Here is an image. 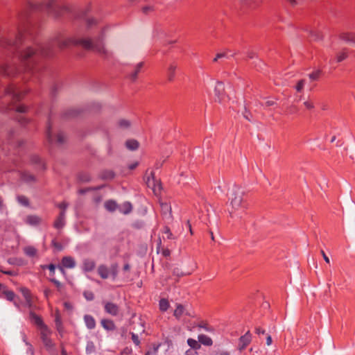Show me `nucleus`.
<instances>
[{
    "label": "nucleus",
    "mask_w": 355,
    "mask_h": 355,
    "mask_svg": "<svg viewBox=\"0 0 355 355\" xmlns=\"http://www.w3.org/2000/svg\"><path fill=\"white\" fill-rule=\"evenodd\" d=\"M69 11V8L63 4L62 0L28 3L18 14L13 27L0 33V51L9 56L15 55L20 64L17 65L14 61L4 63L0 67V73L9 78L21 76L24 80L31 77L37 78L43 69L40 63L42 58L53 57L58 50L71 46H81L86 50L97 53L104 59L112 58L113 52L106 48L104 42L105 28L94 40L67 37L62 33L55 34L45 44L35 40L33 28L28 21L30 12H43L58 18Z\"/></svg>",
    "instance_id": "obj_1"
},
{
    "label": "nucleus",
    "mask_w": 355,
    "mask_h": 355,
    "mask_svg": "<svg viewBox=\"0 0 355 355\" xmlns=\"http://www.w3.org/2000/svg\"><path fill=\"white\" fill-rule=\"evenodd\" d=\"M245 191L239 187L234 186L231 193V205L235 210L239 209H246L248 203L243 196Z\"/></svg>",
    "instance_id": "obj_2"
},
{
    "label": "nucleus",
    "mask_w": 355,
    "mask_h": 355,
    "mask_svg": "<svg viewBox=\"0 0 355 355\" xmlns=\"http://www.w3.org/2000/svg\"><path fill=\"white\" fill-rule=\"evenodd\" d=\"M26 92L19 89L15 85H9L5 89V96L12 101H19L25 95Z\"/></svg>",
    "instance_id": "obj_3"
},
{
    "label": "nucleus",
    "mask_w": 355,
    "mask_h": 355,
    "mask_svg": "<svg viewBox=\"0 0 355 355\" xmlns=\"http://www.w3.org/2000/svg\"><path fill=\"white\" fill-rule=\"evenodd\" d=\"M46 137L49 144H52L54 142L61 145L63 144L65 141V137L64 135L62 132H59L56 135L55 139L53 138L52 132H51V124L50 122V120H49L48 124H47V128L46 131Z\"/></svg>",
    "instance_id": "obj_4"
},
{
    "label": "nucleus",
    "mask_w": 355,
    "mask_h": 355,
    "mask_svg": "<svg viewBox=\"0 0 355 355\" xmlns=\"http://www.w3.org/2000/svg\"><path fill=\"white\" fill-rule=\"evenodd\" d=\"M51 334V331L47 326H44V329H40V338L41 340L44 345V346L47 349H51L53 347L54 344L53 340L50 338Z\"/></svg>",
    "instance_id": "obj_5"
},
{
    "label": "nucleus",
    "mask_w": 355,
    "mask_h": 355,
    "mask_svg": "<svg viewBox=\"0 0 355 355\" xmlns=\"http://www.w3.org/2000/svg\"><path fill=\"white\" fill-rule=\"evenodd\" d=\"M178 69V64L176 61L171 62L166 67V77L168 82H173L175 78L176 71Z\"/></svg>",
    "instance_id": "obj_6"
},
{
    "label": "nucleus",
    "mask_w": 355,
    "mask_h": 355,
    "mask_svg": "<svg viewBox=\"0 0 355 355\" xmlns=\"http://www.w3.org/2000/svg\"><path fill=\"white\" fill-rule=\"evenodd\" d=\"M215 101L220 103L225 96V87L221 81H217L214 88Z\"/></svg>",
    "instance_id": "obj_7"
},
{
    "label": "nucleus",
    "mask_w": 355,
    "mask_h": 355,
    "mask_svg": "<svg viewBox=\"0 0 355 355\" xmlns=\"http://www.w3.org/2000/svg\"><path fill=\"white\" fill-rule=\"evenodd\" d=\"M76 266L75 259L70 256L64 257L62 259V266H58L62 273L64 274L65 271L63 268H73Z\"/></svg>",
    "instance_id": "obj_8"
},
{
    "label": "nucleus",
    "mask_w": 355,
    "mask_h": 355,
    "mask_svg": "<svg viewBox=\"0 0 355 355\" xmlns=\"http://www.w3.org/2000/svg\"><path fill=\"white\" fill-rule=\"evenodd\" d=\"M103 305L104 310L107 313L112 316H116L119 314V307L116 304L111 302H104Z\"/></svg>",
    "instance_id": "obj_9"
},
{
    "label": "nucleus",
    "mask_w": 355,
    "mask_h": 355,
    "mask_svg": "<svg viewBox=\"0 0 355 355\" xmlns=\"http://www.w3.org/2000/svg\"><path fill=\"white\" fill-rule=\"evenodd\" d=\"M251 339L252 336L249 331L247 333H245V335L241 336V338H239V349L240 351H242L244 349H245V347L251 342Z\"/></svg>",
    "instance_id": "obj_10"
},
{
    "label": "nucleus",
    "mask_w": 355,
    "mask_h": 355,
    "mask_svg": "<svg viewBox=\"0 0 355 355\" xmlns=\"http://www.w3.org/2000/svg\"><path fill=\"white\" fill-rule=\"evenodd\" d=\"M31 163L35 166V168L38 170H44L45 164L38 155H33L31 157Z\"/></svg>",
    "instance_id": "obj_11"
},
{
    "label": "nucleus",
    "mask_w": 355,
    "mask_h": 355,
    "mask_svg": "<svg viewBox=\"0 0 355 355\" xmlns=\"http://www.w3.org/2000/svg\"><path fill=\"white\" fill-rule=\"evenodd\" d=\"M65 225V213L60 211L53 223V227L56 229H62Z\"/></svg>",
    "instance_id": "obj_12"
},
{
    "label": "nucleus",
    "mask_w": 355,
    "mask_h": 355,
    "mask_svg": "<svg viewBox=\"0 0 355 355\" xmlns=\"http://www.w3.org/2000/svg\"><path fill=\"white\" fill-rule=\"evenodd\" d=\"M96 266V263L94 260L90 259H85L83 261L82 268L85 272H91L94 270Z\"/></svg>",
    "instance_id": "obj_13"
},
{
    "label": "nucleus",
    "mask_w": 355,
    "mask_h": 355,
    "mask_svg": "<svg viewBox=\"0 0 355 355\" xmlns=\"http://www.w3.org/2000/svg\"><path fill=\"white\" fill-rule=\"evenodd\" d=\"M97 272L98 275L103 279H107L110 276V269L107 266L104 264H101L98 266L97 268Z\"/></svg>",
    "instance_id": "obj_14"
},
{
    "label": "nucleus",
    "mask_w": 355,
    "mask_h": 355,
    "mask_svg": "<svg viewBox=\"0 0 355 355\" xmlns=\"http://www.w3.org/2000/svg\"><path fill=\"white\" fill-rule=\"evenodd\" d=\"M241 5L251 8H256L262 3V0H239Z\"/></svg>",
    "instance_id": "obj_15"
},
{
    "label": "nucleus",
    "mask_w": 355,
    "mask_h": 355,
    "mask_svg": "<svg viewBox=\"0 0 355 355\" xmlns=\"http://www.w3.org/2000/svg\"><path fill=\"white\" fill-rule=\"evenodd\" d=\"M30 319L37 325L38 326L40 329H44V326H46L42 319V318L37 314H35L34 312L31 311L30 312Z\"/></svg>",
    "instance_id": "obj_16"
},
{
    "label": "nucleus",
    "mask_w": 355,
    "mask_h": 355,
    "mask_svg": "<svg viewBox=\"0 0 355 355\" xmlns=\"http://www.w3.org/2000/svg\"><path fill=\"white\" fill-rule=\"evenodd\" d=\"M144 62H140L135 67L132 72L129 74L130 78L135 81L137 78L138 73L141 71V69L144 67Z\"/></svg>",
    "instance_id": "obj_17"
},
{
    "label": "nucleus",
    "mask_w": 355,
    "mask_h": 355,
    "mask_svg": "<svg viewBox=\"0 0 355 355\" xmlns=\"http://www.w3.org/2000/svg\"><path fill=\"white\" fill-rule=\"evenodd\" d=\"M84 322L89 329H94L96 327V320L91 315H85Z\"/></svg>",
    "instance_id": "obj_18"
},
{
    "label": "nucleus",
    "mask_w": 355,
    "mask_h": 355,
    "mask_svg": "<svg viewBox=\"0 0 355 355\" xmlns=\"http://www.w3.org/2000/svg\"><path fill=\"white\" fill-rule=\"evenodd\" d=\"M198 342L205 346H211L213 345L212 339L205 334H200L198 336Z\"/></svg>",
    "instance_id": "obj_19"
},
{
    "label": "nucleus",
    "mask_w": 355,
    "mask_h": 355,
    "mask_svg": "<svg viewBox=\"0 0 355 355\" xmlns=\"http://www.w3.org/2000/svg\"><path fill=\"white\" fill-rule=\"evenodd\" d=\"M340 38L347 42L355 44V33H343L340 35Z\"/></svg>",
    "instance_id": "obj_20"
},
{
    "label": "nucleus",
    "mask_w": 355,
    "mask_h": 355,
    "mask_svg": "<svg viewBox=\"0 0 355 355\" xmlns=\"http://www.w3.org/2000/svg\"><path fill=\"white\" fill-rule=\"evenodd\" d=\"M102 327L107 331H113L116 329L114 322L108 319H103L101 321Z\"/></svg>",
    "instance_id": "obj_21"
},
{
    "label": "nucleus",
    "mask_w": 355,
    "mask_h": 355,
    "mask_svg": "<svg viewBox=\"0 0 355 355\" xmlns=\"http://www.w3.org/2000/svg\"><path fill=\"white\" fill-rule=\"evenodd\" d=\"M118 209L123 214H128L132 210V206L130 202H125L121 205L119 206Z\"/></svg>",
    "instance_id": "obj_22"
},
{
    "label": "nucleus",
    "mask_w": 355,
    "mask_h": 355,
    "mask_svg": "<svg viewBox=\"0 0 355 355\" xmlns=\"http://www.w3.org/2000/svg\"><path fill=\"white\" fill-rule=\"evenodd\" d=\"M41 222V218L36 215H29L26 218V223L31 225H37Z\"/></svg>",
    "instance_id": "obj_23"
},
{
    "label": "nucleus",
    "mask_w": 355,
    "mask_h": 355,
    "mask_svg": "<svg viewBox=\"0 0 355 355\" xmlns=\"http://www.w3.org/2000/svg\"><path fill=\"white\" fill-rule=\"evenodd\" d=\"M185 307L184 306L178 304L176 305V309L174 311L173 315L176 319L180 320V318L184 314Z\"/></svg>",
    "instance_id": "obj_24"
},
{
    "label": "nucleus",
    "mask_w": 355,
    "mask_h": 355,
    "mask_svg": "<svg viewBox=\"0 0 355 355\" xmlns=\"http://www.w3.org/2000/svg\"><path fill=\"white\" fill-rule=\"evenodd\" d=\"M55 323L58 331L61 334L63 331V326L62 323L61 316L58 311H56L55 315Z\"/></svg>",
    "instance_id": "obj_25"
},
{
    "label": "nucleus",
    "mask_w": 355,
    "mask_h": 355,
    "mask_svg": "<svg viewBox=\"0 0 355 355\" xmlns=\"http://www.w3.org/2000/svg\"><path fill=\"white\" fill-rule=\"evenodd\" d=\"M21 178L26 182H33L35 181V175L27 171H24L21 173Z\"/></svg>",
    "instance_id": "obj_26"
},
{
    "label": "nucleus",
    "mask_w": 355,
    "mask_h": 355,
    "mask_svg": "<svg viewBox=\"0 0 355 355\" xmlns=\"http://www.w3.org/2000/svg\"><path fill=\"white\" fill-rule=\"evenodd\" d=\"M125 146L130 150H135L139 148V144L135 139H129L126 141Z\"/></svg>",
    "instance_id": "obj_27"
},
{
    "label": "nucleus",
    "mask_w": 355,
    "mask_h": 355,
    "mask_svg": "<svg viewBox=\"0 0 355 355\" xmlns=\"http://www.w3.org/2000/svg\"><path fill=\"white\" fill-rule=\"evenodd\" d=\"M105 207L109 211H114L118 209L119 206L114 200H107L105 202Z\"/></svg>",
    "instance_id": "obj_28"
},
{
    "label": "nucleus",
    "mask_w": 355,
    "mask_h": 355,
    "mask_svg": "<svg viewBox=\"0 0 355 355\" xmlns=\"http://www.w3.org/2000/svg\"><path fill=\"white\" fill-rule=\"evenodd\" d=\"M187 344L193 349H199L201 347L200 343L193 338H188Z\"/></svg>",
    "instance_id": "obj_29"
},
{
    "label": "nucleus",
    "mask_w": 355,
    "mask_h": 355,
    "mask_svg": "<svg viewBox=\"0 0 355 355\" xmlns=\"http://www.w3.org/2000/svg\"><path fill=\"white\" fill-rule=\"evenodd\" d=\"M2 294L5 296L6 300L10 302L14 301L16 297L15 293L12 291L3 290Z\"/></svg>",
    "instance_id": "obj_30"
},
{
    "label": "nucleus",
    "mask_w": 355,
    "mask_h": 355,
    "mask_svg": "<svg viewBox=\"0 0 355 355\" xmlns=\"http://www.w3.org/2000/svg\"><path fill=\"white\" fill-rule=\"evenodd\" d=\"M159 309L162 311H166L169 308V302L166 299L162 298L159 302Z\"/></svg>",
    "instance_id": "obj_31"
},
{
    "label": "nucleus",
    "mask_w": 355,
    "mask_h": 355,
    "mask_svg": "<svg viewBox=\"0 0 355 355\" xmlns=\"http://www.w3.org/2000/svg\"><path fill=\"white\" fill-rule=\"evenodd\" d=\"M118 126L121 129H127L130 127L131 123L127 119H120L117 123Z\"/></svg>",
    "instance_id": "obj_32"
},
{
    "label": "nucleus",
    "mask_w": 355,
    "mask_h": 355,
    "mask_svg": "<svg viewBox=\"0 0 355 355\" xmlns=\"http://www.w3.org/2000/svg\"><path fill=\"white\" fill-rule=\"evenodd\" d=\"M85 23H86L87 27L88 28H91L94 26H97L99 23V21L96 18L92 17V18H87L85 21Z\"/></svg>",
    "instance_id": "obj_33"
},
{
    "label": "nucleus",
    "mask_w": 355,
    "mask_h": 355,
    "mask_svg": "<svg viewBox=\"0 0 355 355\" xmlns=\"http://www.w3.org/2000/svg\"><path fill=\"white\" fill-rule=\"evenodd\" d=\"M162 211L164 215L171 217V207L168 203L161 204Z\"/></svg>",
    "instance_id": "obj_34"
},
{
    "label": "nucleus",
    "mask_w": 355,
    "mask_h": 355,
    "mask_svg": "<svg viewBox=\"0 0 355 355\" xmlns=\"http://www.w3.org/2000/svg\"><path fill=\"white\" fill-rule=\"evenodd\" d=\"M86 353L87 354H91L96 351V347L92 341H88L87 343L86 349H85Z\"/></svg>",
    "instance_id": "obj_35"
},
{
    "label": "nucleus",
    "mask_w": 355,
    "mask_h": 355,
    "mask_svg": "<svg viewBox=\"0 0 355 355\" xmlns=\"http://www.w3.org/2000/svg\"><path fill=\"white\" fill-rule=\"evenodd\" d=\"M24 253L28 257L36 255L37 250L33 246H28L24 248Z\"/></svg>",
    "instance_id": "obj_36"
},
{
    "label": "nucleus",
    "mask_w": 355,
    "mask_h": 355,
    "mask_svg": "<svg viewBox=\"0 0 355 355\" xmlns=\"http://www.w3.org/2000/svg\"><path fill=\"white\" fill-rule=\"evenodd\" d=\"M78 180L82 182H87L91 180V177L89 173L85 172L80 173L78 175Z\"/></svg>",
    "instance_id": "obj_37"
},
{
    "label": "nucleus",
    "mask_w": 355,
    "mask_h": 355,
    "mask_svg": "<svg viewBox=\"0 0 355 355\" xmlns=\"http://www.w3.org/2000/svg\"><path fill=\"white\" fill-rule=\"evenodd\" d=\"M20 291L22 293L25 300L29 302V299L32 298L29 289L26 287H22L20 288Z\"/></svg>",
    "instance_id": "obj_38"
},
{
    "label": "nucleus",
    "mask_w": 355,
    "mask_h": 355,
    "mask_svg": "<svg viewBox=\"0 0 355 355\" xmlns=\"http://www.w3.org/2000/svg\"><path fill=\"white\" fill-rule=\"evenodd\" d=\"M110 269V275H112L113 279H115L118 275V264L113 263L111 265Z\"/></svg>",
    "instance_id": "obj_39"
},
{
    "label": "nucleus",
    "mask_w": 355,
    "mask_h": 355,
    "mask_svg": "<svg viewBox=\"0 0 355 355\" xmlns=\"http://www.w3.org/2000/svg\"><path fill=\"white\" fill-rule=\"evenodd\" d=\"M114 178V173L112 171H104L101 173V178L103 179H112Z\"/></svg>",
    "instance_id": "obj_40"
},
{
    "label": "nucleus",
    "mask_w": 355,
    "mask_h": 355,
    "mask_svg": "<svg viewBox=\"0 0 355 355\" xmlns=\"http://www.w3.org/2000/svg\"><path fill=\"white\" fill-rule=\"evenodd\" d=\"M309 36L313 40H319L322 39V35L320 33L313 30H311L309 31Z\"/></svg>",
    "instance_id": "obj_41"
},
{
    "label": "nucleus",
    "mask_w": 355,
    "mask_h": 355,
    "mask_svg": "<svg viewBox=\"0 0 355 355\" xmlns=\"http://www.w3.org/2000/svg\"><path fill=\"white\" fill-rule=\"evenodd\" d=\"M197 327L199 328L204 329L205 331H209V332L214 331V328L209 326L205 322H203V321H202L199 324H198Z\"/></svg>",
    "instance_id": "obj_42"
},
{
    "label": "nucleus",
    "mask_w": 355,
    "mask_h": 355,
    "mask_svg": "<svg viewBox=\"0 0 355 355\" xmlns=\"http://www.w3.org/2000/svg\"><path fill=\"white\" fill-rule=\"evenodd\" d=\"M17 201L19 203L24 206H28L29 205V200L28 199L24 196H17Z\"/></svg>",
    "instance_id": "obj_43"
},
{
    "label": "nucleus",
    "mask_w": 355,
    "mask_h": 355,
    "mask_svg": "<svg viewBox=\"0 0 355 355\" xmlns=\"http://www.w3.org/2000/svg\"><path fill=\"white\" fill-rule=\"evenodd\" d=\"M320 75H321V71L316 70V71L312 72L311 73H310L309 75V77L311 80L314 81V80H318L320 78Z\"/></svg>",
    "instance_id": "obj_44"
},
{
    "label": "nucleus",
    "mask_w": 355,
    "mask_h": 355,
    "mask_svg": "<svg viewBox=\"0 0 355 355\" xmlns=\"http://www.w3.org/2000/svg\"><path fill=\"white\" fill-rule=\"evenodd\" d=\"M286 112L288 114H294L298 112V108L296 105H291L287 107Z\"/></svg>",
    "instance_id": "obj_45"
},
{
    "label": "nucleus",
    "mask_w": 355,
    "mask_h": 355,
    "mask_svg": "<svg viewBox=\"0 0 355 355\" xmlns=\"http://www.w3.org/2000/svg\"><path fill=\"white\" fill-rule=\"evenodd\" d=\"M83 295L87 301H92L94 299V295L93 292L90 291H85L83 292Z\"/></svg>",
    "instance_id": "obj_46"
},
{
    "label": "nucleus",
    "mask_w": 355,
    "mask_h": 355,
    "mask_svg": "<svg viewBox=\"0 0 355 355\" xmlns=\"http://www.w3.org/2000/svg\"><path fill=\"white\" fill-rule=\"evenodd\" d=\"M347 58V53L346 51H343L337 55V57H336L337 62H340L343 61L345 59H346Z\"/></svg>",
    "instance_id": "obj_47"
},
{
    "label": "nucleus",
    "mask_w": 355,
    "mask_h": 355,
    "mask_svg": "<svg viewBox=\"0 0 355 355\" xmlns=\"http://www.w3.org/2000/svg\"><path fill=\"white\" fill-rule=\"evenodd\" d=\"M305 83H306V81L304 79L299 80L295 86V89L298 92H300L303 89Z\"/></svg>",
    "instance_id": "obj_48"
},
{
    "label": "nucleus",
    "mask_w": 355,
    "mask_h": 355,
    "mask_svg": "<svg viewBox=\"0 0 355 355\" xmlns=\"http://www.w3.org/2000/svg\"><path fill=\"white\" fill-rule=\"evenodd\" d=\"M51 245L56 249L58 251H61L63 249L62 244L55 241V239H53L51 241Z\"/></svg>",
    "instance_id": "obj_49"
},
{
    "label": "nucleus",
    "mask_w": 355,
    "mask_h": 355,
    "mask_svg": "<svg viewBox=\"0 0 355 355\" xmlns=\"http://www.w3.org/2000/svg\"><path fill=\"white\" fill-rule=\"evenodd\" d=\"M43 269H49L51 272V275H53L54 273H55V266L53 263H51L49 265H44V266H41Z\"/></svg>",
    "instance_id": "obj_50"
},
{
    "label": "nucleus",
    "mask_w": 355,
    "mask_h": 355,
    "mask_svg": "<svg viewBox=\"0 0 355 355\" xmlns=\"http://www.w3.org/2000/svg\"><path fill=\"white\" fill-rule=\"evenodd\" d=\"M304 105L307 110H313L315 107L313 102L311 100H307L304 101Z\"/></svg>",
    "instance_id": "obj_51"
},
{
    "label": "nucleus",
    "mask_w": 355,
    "mask_h": 355,
    "mask_svg": "<svg viewBox=\"0 0 355 355\" xmlns=\"http://www.w3.org/2000/svg\"><path fill=\"white\" fill-rule=\"evenodd\" d=\"M78 114H79V112H78L77 110H75V109L69 110H68V111L66 112V115H67V116H69V117H73V116H77Z\"/></svg>",
    "instance_id": "obj_52"
},
{
    "label": "nucleus",
    "mask_w": 355,
    "mask_h": 355,
    "mask_svg": "<svg viewBox=\"0 0 355 355\" xmlns=\"http://www.w3.org/2000/svg\"><path fill=\"white\" fill-rule=\"evenodd\" d=\"M130 334L132 342L135 344V345L139 346L140 344V340L138 336L133 332L130 333Z\"/></svg>",
    "instance_id": "obj_53"
},
{
    "label": "nucleus",
    "mask_w": 355,
    "mask_h": 355,
    "mask_svg": "<svg viewBox=\"0 0 355 355\" xmlns=\"http://www.w3.org/2000/svg\"><path fill=\"white\" fill-rule=\"evenodd\" d=\"M68 206L69 204L64 201L57 205V207L61 209V211H64V213H65Z\"/></svg>",
    "instance_id": "obj_54"
},
{
    "label": "nucleus",
    "mask_w": 355,
    "mask_h": 355,
    "mask_svg": "<svg viewBox=\"0 0 355 355\" xmlns=\"http://www.w3.org/2000/svg\"><path fill=\"white\" fill-rule=\"evenodd\" d=\"M164 234H166V237L168 239H174V236L171 232L170 229L168 227L164 228Z\"/></svg>",
    "instance_id": "obj_55"
},
{
    "label": "nucleus",
    "mask_w": 355,
    "mask_h": 355,
    "mask_svg": "<svg viewBox=\"0 0 355 355\" xmlns=\"http://www.w3.org/2000/svg\"><path fill=\"white\" fill-rule=\"evenodd\" d=\"M27 107H26L25 105H19L17 107H16V111L17 112H19V113H24L27 111Z\"/></svg>",
    "instance_id": "obj_56"
},
{
    "label": "nucleus",
    "mask_w": 355,
    "mask_h": 355,
    "mask_svg": "<svg viewBox=\"0 0 355 355\" xmlns=\"http://www.w3.org/2000/svg\"><path fill=\"white\" fill-rule=\"evenodd\" d=\"M154 10V8L153 6H144L143 8H142V12L144 13V14H148L149 12H152Z\"/></svg>",
    "instance_id": "obj_57"
},
{
    "label": "nucleus",
    "mask_w": 355,
    "mask_h": 355,
    "mask_svg": "<svg viewBox=\"0 0 355 355\" xmlns=\"http://www.w3.org/2000/svg\"><path fill=\"white\" fill-rule=\"evenodd\" d=\"M17 119L18 121L22 125H24L28 123V119L23 116L20 115V116H17Z\"/></svg>",
    "instance_id": "obj_58"
},
{
    "label": "nucleus",
    "mask_w": 355,
    "mask_h": 355,
    "mask_svg": "<svg viewBox=\"0 0 355 355\" xmlns=\"http://www.w3.org/2000/svg\"><path fill=\"white\" fill-rule=\"evenodd\" d=\"M50 281L55 284V286L59 289L62 286V284L56 279L52 278Z\"/></svg>",
    "instance_id": "obj_59"
},
{
    "label": "nucleus",
    "mask_w": 355,
    "mask_h": 355,
    "mask_svg": "<svg viewBox=\"0 0 355 355\" xmlns=\"http://www.w3.org/2000/svg\"><path fill=\"white\" fill-rule=\"evenodd\" d=\"M94 188H92V187H88V188H85V189H80L78 190V193L79 194H85L86 193L87 191H91V190H94Z\"/></svg>",
    "instance_id": "obj_60"
},
{
    "label": "nucleus",
    "mask_w": 355,
    "mask_h": 355,
    "mask_svg": "<svg viewBox=\"0 0 355 355\" xmlns=\"http://www.w3.org/2000/svg\"><path fill=\"white\" fill-rule=\"evenodd\" d=\"M196 349H189L186 351V355H198V352L196 351Z\"/></svg>",
    "instance_id": "obj_61"
},
{
    "label": "nucleus",
    "mask_w": 355,
    "mask_h": 355,
    "mask_svg": "<svg viewBox=\"0 0 355 355\" xmlns=\"http://www.w3.org/2000/svg\"><path fill=\"white\" fill-rule=\"evenodd\" d=\"M1 271L4 273V274H6V275H10V276H15L16 275V272L13 270H1Z\"/></svg>",
    "instance_id": "obj_62"
},
{
    "label": "nucleus",
    "mask_w": 355,
    "mask_h": 355,
    "mask_svg": "<svg viewBox=\"0 0 355 355\" xmlns=\"http://www.w3.org/2000/svg\"><path fill=\"white\" fill-rule=\"evenodd\" d=\"M320 253L322 255V257H323L324 260L325 261V262H327V263H329L330 260H329V257L326 255L324 250H321Z\"/></svg>",
    "instance_id": "obj_63"
},
{
    "label": "nucleus",
    "mask_w": 355,
    "mask_h": 355,
    "mask_svg": "<svg viewBox=\"0 0 355 355\" xmlns=\"http://www.w3.org/2000/svg\"><path fill=\"white\" fill-rule=\"evenodd\" d=\"M138 165H139L138 162H134V163H132V164H130V165L128 166V168H129L130 170H133V169L136 168L137 167V166H138Z\"/></svg>",
    "instance_id": "obj_64"
}]
</instances>
